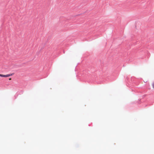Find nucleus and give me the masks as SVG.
Returning a JSON list of instances; mask_svg holds the SVG:
<instances>
[{"mask_svg": "<svg viewBox=\"0 0 154 154\" xmlns=\"http://www.w3.org/2000/svg\"><path fill=\"white\" fill-rule=\"evenodd\" d=\"M11 78H9V80H11Z\"/></svg>", "mask_w": 154, "mask_h": 154, "instance_id": "7ed1b4c3", "label": "nucleus"}, {"mask_svg": "<svg viewBox=\"0 0 154 154\" xmlns=\"http://www.w3.org/2000/svg\"><path fill=\"white\" fill-rule=\"evenodd\" d=\"M152 85L153 88L154 89V82L152 83Z\"/></svg>", "mask_w": 154, "mask_h": 154, "instance_id": "f03ea898", "label": "nucleus"}, {"mask_svg": "<svg viewBox=\"0 0 154 154\" xmlns=\"http://www.w3.org/2000/svg\"><path fill=\"white\" fill-rule=\"evenodd\" d=\"M13 75L12 74H7L6 75H2L0 74V76L2 77H8L9 76H11L12 75Z\"/></svg>", "mask_w": 154, "mask_h": 154, "instance_id": "f257e3e1", "label": "nucleus"}]
</instances>
